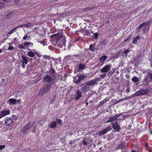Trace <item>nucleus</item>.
<instances>
[{
	"label": "nucleus",
	"instance_id": "obj_1",
	"mask_svg": "<svg viewBox=\"0 0 152 152\" xmlns=\"http://www.w3.org/2000/svg\"><path fill=\"white\" fill-rule=\"evenodd\" d=\"M98 79V78H95L94 79L88 82H87L81 84V86H83L81 88L82 91L85 93L88 91L90 89V87L95 84Z\"/></svg>",
	"mask_w": 152,
	"mask_h": 152
},
{
	"label": "nucleus",
	"instance_id": "obj_2",
	"mask_svg": "<svg viewBox=\"0 0 152 152\" xmlns=\"http://www.w3.org/2000/svg\"><path fill=\"white\" fill-rule=\"evenodd\" d=\"M52 37H55L56 40V42L57 43H59V41L61 39L62 40V44L65 45L66 42L65 37L62 35V33L61 32L60 33H58L52 36Z\"/></svg>",
	"mask_w": 152,
	"mask_h": 152
},
{
	"label": "nucleus",
	"instance_id": "obj_3",
	"mask_svg": "<svg viewBox=\"0 0 152 152\" xmlns=\"http://www.w3.org/2000/svg\"><path fill=\"white\" fill-rule=\"evenodd\" d=\"M35 125L36 123H32V124H28L24 126L21 130L23 132H27L28 130H30L31 128L33 130L32 131L33 132H34V130L36 128Z\"/></svg>",
	"mask_w": 152,
	"mask_h": 152
},
{
	"label": "nucleus",
	"instance_id": "obj_4",
	"mask_svg": "<svg viewBox=\"0 0 152 152\" xmlns=\"http://www.w3.org/2000/svg\"><path fill=\"white\" fill-rule=\"evenodd\" d=\"M51 86L50 85H46L44 86V88L41 89L39 91V94L40 96L47 93L50 91L51 89Z\"/></svg>",
	"mask_w": 152,
	"mask_h": 152
},
{
	"label": "nucleus",
	"instance_id": "obj_5",
	"mask_svg": "<svg viewBox=\"0 0 152 152\" xmlns=\"http://www.w3.org/2000/svg\"><path fill=\"white\" fill-rule=\"evenodd\" d=\"M148 90L146 89H141L136 92L135 95L136 96H139L141 95H145L147 94L148 92Z\"/></svg>",
	"mask_w": 152,
	"mask_h": 152
},
{
	"label": "nucleus",
	"instance_id": "obj_6",
	"mask_svg": "<svg viewBox=\"0 0 152 152\" xmlns=\"http://www.w3.org/2000/svg\"><path fill=\"white\" fill-rule=\"evenodd\" d=\"M151 81H152V73H149L147 76H145L144 81L148 84Z\"/></svg>",
	"mask_w": 152,
	"mask_h": 152
},
{
	"label": "nucleus",
	"instance_id": "obj_7",
	"mask_svg": "<svg viewBox=\"0 0 152 152\" xmlns=\"http://www.w3.org/2000/svg\"><path fill=\"white\" fill-rule=\"evenodd\" d=\"M10 111L8 110H2L0 112V119L10 114Z\"/></svg>",
	"mask_w": 152,
	"mask_h": 152
},
{
	"label": "nucleus",
	"instance_id": "obj_8",
	"mask_svg": "<svg viewBox=\"0 0 152 152\" xmlns=\"http://www.w3.org/2000/svg\"><path fill=\"white\" fill-rule=\"evenodd\" d=\"M112 124L113 129L116 131H118L120 129L121 127L118 124V121L112 122Z\"/></svg>",
	"mask_w": 152,
	"mask_h": 152
},
{
	"label": "nucleus",
	"instance_id": "obj_9",
	"mask_svg": "<svg viewBox=\"0 0 152 152\" xmlns=\"http://www.w3.org/2000/svg\"><path fill=\"white\" fill-rule=\"evenodd\" d=\"M28 50L30 51L29 52H28L27 54L28 56L29 57H34L35 55L37 54V53L35 50H31V49H28Z\"/></svg>",
	"mask_w": 152,
	"mask_h": 152
},
{
	"label": "nucleus",
	"instance_id": "obj_10",
	"mask_svg": "<svg viewBox=\"0 0 152 152\" xmlns=\"http://www.w3.org/2000/svg\"><path fill=\"white\" fill-rule=\"evenodd\" d=\"M111 68V65H107L101 69L100 70V71L103 73L109 71Z\"/></svg>",
	"mask_w": 152,
	"mask_h": 152
},
{
	"label": "nucleus",
	"instance_id": "obj_11",
	"mask_svg": "<svg viewBox=\"0 0 152 152\" xmlns=\"http://www.w3.org/2000/svg\"><path fill=\"white\" fill-rule=\"evenodd\" d=\"M5 124L7 126L11 125L13 121L12 118L8 117H6L4 119Z\"/></svg>",
	"mask_w": 152,
	"mask_h": 152
},
{
	"label": "nucleus",
	"instance_id": "obj_12",
	"mask_svg": "<svg viewBox=\"0 0 152 152\" xmlns=\"http://www.w3.org/2000/svg\"><path fill=\"white\" fill-rule=\"evenodd\" d=\"M111 129V128L110 126H107L105 129L98 132V134L99 136L103 135L110 130Z\"/></svg>",
	"mask_w": 152,
	"mask_h": 152
},
{
	"label": "nucleus",
	"instance_id": "obj_13",
	"mask_svg": "<svg viewBox=\"0 0 152 152\" xmlns=\"http://www.w3.org/2000/svg\"><path fill=\"white\" fill-rule=\"evenodd\" d=\"M10 0H0V9L4 7L7 2H10Z\"/></svg>",
	"mask_w": 152,
	"mask_h": 152
},
{
	"label": "nucleus",
	"instance_id": "obj_14",
	"mask_svg": "<svg viewBox=\"0 0 152 152\" xmlns=\"http://www.w3.org/2000/svg\"><path fill=\"white\" fill-rule=\"evenodd\" d=\"M7 103L10 105L15 104L17 103L16 99L13 98L10 99L8 100Z\"/></svg>",
	"mask_w": 152,
	"mask_h": 152
},
{
	"label": "nucleus",
	"instance_id": "obj_15",
	"mask_svg": "<svg viewBox=\"0 0 152 152\" xmlns=\"http://www.w3.org/2000/svg\"><path fill=\"white\" fill-rule=\"evenodd\" d=\"M75 99L77 100L80 98L82 96L81 92L79 90H77L75 94Z\"/></svg>",
	"mask_w": 152,
	"mask_h": 152
},
{
	"label": "nucleus",
	"instance_id": "obj_16",
	"mask_svg": "<svg viewBox=\"0 0 152 152\" xmlns=\"http://www.w3.org/2000/svg\"><path fill=\"white\" fill-rule=\"evenodd\" d=\"M52 80H53L48 75H47L43 78V81L44 83L46 82H49Z\"/></svg>",
	"mask_w": 152,
	"mask_h": 152
},
{
	"label": "nucleus",
	"instance_id": "obj_17",
	"mask_svg": "<svg viewBox=\"0 0 152 152\" xmlns=\"http://www.w3.org/2000/svg\"><path fill=\"white\" fill-rule=\"evenodd\" d=\"M81 81L79 76H77L74 77L73 78V82L76 83L78 84L80 83Z\"/></svg>",
	"mask_w": 152,
	"mask_h": 152
},
{
	"label": "nucleus",
	"instance_id": "obj_18",
	"mask_svg": "<svg viewBox=\"0 0 152 152\" xmlns=\"http://www.w3.org/2000/svg\"><path fill=\"white\" fill-rule=\"evenodd\" d=\"M21 58L22 60H21V62L22 63H24V64H27L28 63V60L27 57L24 56L22 55L21 56Z\"/></svg>",
	"mask_w": 152,
	"mask_h": 152
},
{
	"label": "nucleus",
	"instance_id": "obj_19",
	"mask_svg": "<svg viewBox=\"0 0 152 152\" xmlns=\"http://www.w3.org/2000/svg\"><path fill=\"white\" fill-rule=\"evenodd\" d=\"M120 115L121 114H118L116 115H115L114 116L112 117H110V118L111 120V121L112 122H113V121H114V120H116L117 118L118 117H119Z\"/></svg>",
	"mask_w": 152,
	"mask_h": 152
},
{
	"label": "nucleus",
	"instance_id": "obj_20",
	"mask_svg": "<svg viewBox=\"0 0 152 152\" xmlns=\"http://www.w3.org/2000/svg\"><path fill=\"white\" fill-rule=\"evenodd\" d=\"M24 45L25 48H26H26H28L30 46H32L33 44L31 42H26L24 43Z\"/></svg>",
	"mask_w": 152,
	"mask_h": 152
},
{
	"label": "nucleus",
	"instance_id": "obj_21",
	"mask_svg": "<svg viewBox=\"0 0 152 152\" xmlns=\"http://www.w3.org/2000/svg\"><path fill=\"white\" fill-rule=\"evenodd\" d=\"M85 65L83 64H80L79 65V68H78V70H80L83 69L85 68Z\"/></svg>",
	"mask_w": 152,
	"mask_h": 152
},
{
	"label": "nucleus",
	"instance_id": "obj_22",
	"mask_svg": "<svg viewBox=\"0 0 152 152\" xmlns=\"http://www.w3.org/2000/svg\"><path fill=\"white\" fill-rule=\"evenodd\" d=\"M83 144L84 145H86L89 143L88 142V140L87 138H85L83 140Z\"/></svg>",
	"mask_w": 152,
	"mask_h": 152
},
{
	"label": "nucleus",
	"instance_id": "obj_23",
	"mask_svg": "<svg viewBox=\"0 0 152 152\" xmlns=\"http://www.w3.org/2000/svg\"><path fill=\"white\" fill-rule=\"evenodd\" d=\"M140 39V37L139 36H137L136 37L134 38L132 41V43L133 44H136L138 40Z\"/></svg>",
	"mask_w": 152,
	"mask_h": 152
},
{
	"label": "nucleus",
	"instance_id": "obj_24",
	"mask_svg": "<svg viewBox=\"0 0 152 152\" xmlns=\"http://www.w3.org/2000/svg\"><path fill=\"white\" fill-rule=\"evenodd\" d=\"M34 25V23H27L24 24L25 27L28 28Z\"/></svg>",
	"mask_w": 152,
	"mask_h": 152
},
{
	"label": "nucleus",
	"instance_id": "obj_25",
	"mask_svg": "<svg viewBox=\"0 0 152 152\" xmlns=\"http://www.w3.org/2000/svg\"><path fill=\"white\" fill-rule=\"evenodd\" d=\"M56 126V122L55 121L52 122L50 126L51 128H55Z\"/></svg>",
	"mask_w": 152,
	"mask_h": 152
},
{
	"label": "nucleus",
	"instance_id": "obj_26",
	"mask_svg": "<svg viewBox=\"0 0 152 152\" xmlns=\"http://www.w3.org/2000/svg\"><path fill=\"white\" fill-rule=\"evenodd\" d=\"M107 58V57L105 56H103L100 57V60L101 62H104Z\"/></svg>",
	"mask_w": 152,
	"mask_h": 152
},
{
	"label": "nucleus",
	"instance_id": "obj_27",
	"mask_svg": "<svg viewBox=\"0 0 152 152\" xmlns=\"http://www.w3.org/2000/svg\"><path fill=\"white\" fill-rule=\"evenodd\" d=\"M80 80L81 81L85 79L86 78V76L83 75H81L79 76Z\"/></svg>",
	"mask_w": 152,
	"mask_h": 152
},
{
	"label": "nucleus",
	"instance_id": "obj_28",
	"mask_svg": "<svg viewBox=\"0 0 152 152\" xmlns=\"http://www.w3.org/2000/svg\"><path fill=\"white\" fill-rule=\"evenodd\" d=\"M124 148V145L123 143L119 145L118 147L117 148L118 149H123Z\"/></svg>",
	"mask_w": 152,
	"mask_h": 152
},
{
	"label": "nucleus",
	"instance_id": "obj_29",
	"mask_svg": "<svg viewBox=\"0 0 152 152\" xmlns=\"http://www.w3.org/2000/svg\"><path fill=\"white\" fill-rule=\"evenodd\" d=\"M18 47L19 48L21 49H25V46L24 45H23L21 44H19L18 46Z\"/></svg>",
	"mask_w": 152,
	"mask_h": 152
},
{
	"label": "nucleus",
	"instance_id": "obj_30",
	"mask_svg": "<svg viewBox=\"0 0 152 152\" xmlns=\"http://www.w3.org/2000/svg\"><path fill=\"white\" fill-rule=\"evenodd\" d=\"M132 80L134 82L137 83L138 81L139 80L138 77H135L132 78Z\"/></svg>",
	"mask_w": 152,
	"mask_h": 152
},
{
	"label": "nucleus",
	"instance_id": "obj_31",
	"mask_svg": "<svg viewBox=\"0 0 152 152\" xmlns=\"http://www.w3.org/2000/svg\"><path fill=\"white\" fill-rule=\"evenodd\" d=\"M90 48L92 51H94L95 50V47L93 45H91L90 46Z\"/></svg>",
	"mask_w": 152,
	"mask_h": 152
},
{
	"label": "nucleus",
	"instance_id": "obj_32",
	"mask_svg": "<svg viewBox=\"0 0 152 152\" xmlns=\"http://www.w3.org/2000/svg\"><path fill=\"white\" fill-rule=\"evenodd\" d=\"M144 25V23H142L140 24V25L137 27L136 28L137 30H138L141 28L142 27H143Z\"/></svg>",
	"mask_w": 152,
	"mask_h": 152
},
{
	"label": "nucleus",
	"instance_id": "obj_33",
	"mask_svg": "<svg viewBox=\"0 0 152 152\" xmlns=\"http://www.w3.org/2000/svg\"><path fill=\"white\" fill-rule=\"evenodd\" d=\"M94 39H96L98 38V36H99V34L97 33H96L94 34Z\"/></svg>",
	"mask_w": 152,
	"mask_h": 152
},
{
	"label": "nucleus",
	"instance_id": "obj_34",
	"mask_svg": "<svg viewBox=\"0 0 152 152\" xmlns=\"http://www.w3.org/2000/svg\"><path fill=\"white\" fill-rule=\"evenodd\" d=\"M16 28H14L11 31H9L8 33V34L9 35H10L12 34L14 32V30L16 29Z\"/></svg>",
	"mask_w": 152,
	"mask_h": 152
},
{
	"label": "nucleus",
	"instance_id": "obj_35",
	"mask_svg": "<svg viewBox=\"0 0 152 152\" xmlns=\"http://www.w3.org/2000/svg\"><path fill=\"white\" fill-rule=\"evenodd\" d=\"M56 121L60 124H61L62 123V122L61 119H56Z\"/></svg>",
	"mask_w": 152,
	"mask_h": 152
},
{
	"label": "nucleus",
	"instance_id": "obj_36",
	"mask_svg": "<svg viewBox=\"0 0 152 152\" xmlns=\"http://www.w3.org/2000/svg\"><path fill=\"white\" fill-rule=\"evenodd\" d=\"M85 34L87 35H88L90 34V33L88 31L86 30L85 32Z\"/></svg>",
	"mask_w": 152,
	"mask_h": 152
},
{
	"label": "nucleus",
	"instance_id": "obj_37",
	"mask_svg": "<svg viewBox=\"0 0 152 152\" xmlns=\"http://www.w3.org/2000/svg\"><path fill=\"white\" fill-rule=\"evenodd\" d=\"M13 49V46H11V45H10L9 48H8V50H12Z\"/></svg>",
	"mask_w": 152,
	"mask_h": 152
},
{
	"label": "nucleus",
	"instance_id": "obj_38",
	"mask_svg": "<svg viewBox=\"0 0 152 152\" xmlns=\"http://www.w3.org/2000/svg\"><path fill=\"white\" fill-rule=\"evenodd\" d=\"M5 147L4 145H1L0 146V151H1L2 149H4Z\"/></svg>",
	"mask_w": 152,
	"mask_h": 152
},
{
	"label": "nucleus",
	"instance_id": "obj_39",
	"mask_svg": "<svg viewBox=\"0 0 152 152\" xmlns=\"http://www.w3.org/2000/svg\"><path fill=\"white\" fill-rule=\"evenodd\" d=\"M12 118H13L14 119L16 120L17 119H18V117L15 115H12Z\"/></svg>",
	"mask_w": 152,
	"mask_h": 152
},
{
	"label": "nucleus",
	"instance_id": "obj_40",
	"mask_svg": "<svg viewBox=\"0 0 152 152\" xmlns=\"http://www.w3.org/2000/svg\"><path fill=\"white\" fill-rule=\"evenodd\" d=\"M129 50L128 49H127L124 51V53L126 54H126L129 52Z\"/></svg>",
	"mask_w": 152,
	"mask_h": 152
},
{
	"label": "nucleus",
	"instance_id": "obj_41",
	"mask_svg": "<svg viewBox=\"0 0 152 152\" xmlns=\"http://www.w3.org/2000/svg\"><path fill=\"white\" fill-rule=\"evenodd\" d=\"M105 75H106V74H102V75H100V77H102V78H104L105 77Z\"/></svg>",
	"mask_w": 152,
	"mask_h": 152
},
{
	"label": "nucleus",
	"instance_id": "obj_42",
	"mask_svg": "<svg viewBox=\"0 0 152 152\" xmlns=\"http://www.w3.org/2000/svg\"><path fill=\"white\" fill-rule=\"evenodd\" d=\"M50 72L52 73H54L55 71L53 69L51 68L50 70Z\"/></svg>",
	"mask_w": 152,
	"mask_h": 152
},
{
	"label": "nucleus",
	"instance_id": "obj_43",
	"mask_svg": "<svg viewBox=\"0 0 152 152\" xmlns=\"http://www.w3.org/2000/svg\"><path fill=\"white\" fill-rule=\"evenodd\" d=\"M26 64H24V63H22V67L23 68H24L25 66L26 65Z\"/></svg>",
	"mask_w": 152,
	"mask_h": 152
},
{
	"label": "nucleus",
	"instance_id": "obj_44",
	"mask_svg": "<svg viewBox=\"0 0 152 152\" xmlns=\"http://www.w3.org/2000/svg\"><path fill=\"white\" fill-rule=\"evenodd\" d=\"M28 37V36L27 35H25L24 36L23 38V39L24 40L26 39Z\"/></svg>",
	"mask_w": 152,
	"mask_h": 152
},
{
	"label": "nucleus",
	"instance_id": "obj_45",
	"mask_svg": "<svg viewBox=\"0 0 152 152\" xmlns=\"http://www.w3.org/2000/svg\"><path fill=\"white\" fill-rule=\"evenodd\" d=\"M112 122V121H111V120L110 119V118L109 117V119L106 121V122L108 123V122Z\"/></svg>",
	"mask_w": 152,
	"mask_h": 152
},
{
	"label": "nucleus",
	"instance_id": "obj_46",
	"mask_svg": "<svg viewBox=\"0 0 152 152\" xmlns=\"http://www.w3.org/2000/svg\"><path fill=\"white\" fill-rule=\"evenodd\" d=\"M39 123H40V125H41L44 123V122L42 121V120L40 121L39 122Z\"/></svg>",
	"mask_w": 152,
	"mask_h": 152
},
{
	"label": "nucleus",
	"instance_id": "obj_47",
	"mask_svg": "<svg viewBox=\"0 0 152 152\" xmlns=\"http://www.w3.org/2000/svg\"><path fill=\"white\" fill-rule=\"evenodd\" d=\"M20 0H14V2L16 4H17L19 1Z\"/></svg>",
	"mask_w": 152,
	"mask_h": 152
},
{
	"label": "nucleus",
	"instance_id": "obj_48",
	"mask_svg": "<svg viewBox=\"0 0 152 152\" xmlns=\"http://www.w3.org/2000/svg\"><path fill=\"white\" fill-rule=\"evenodd\" d=\"M48 48L49 49L52 50L53 49V47L51 46H50L48 47Z\"/></svg>",
	"mask_w": 152,
	"mask_h": 152
},
{
	"label": "nucleus",
	"instance_id": "obj_49",
	"mask_svg": "<svg viewBox=\"0 0 152 152\" xmlns=\"http://www.w3.org/2000/svg\"><path fill=\"white\" fill-rule=\"evenodd\" d=\"M20 100H21L20 99H19L18 100H16L17 102H18L19 103H20L21 102Z\"/></svg>",
	"mask_w": 152,
	"mask_h": 152
},
{
	"label": "nucleus",
	"instance_id": "obj_50",
	"mask_svg": "<svg viewBox=\"0 0 152 152\" xmlns=\"http://www.w3.org/2000/svg\"><path fill=\"white\" fill-rule=\"evenodd\" d=\"M23 26L25 27V26H24V24H22V25H20L17 28H18V27H22Z\"/></svg>",
	"mask_w": 152,
	"mask_h": 152
},
{
	"label": "nucleus",
	"instance_id": "obj_51",
	"mask_svg": "<svg viewBox=\"0 0 152 152\" xmlns=\"http://www.w3.org/2000/svg\"><path fill=\"white\" fill-rule=\"evenodd\" d=\"M149 145L148 144L147 142H146L145 143V146L146 147H148Z\"/></svg>",
	"mask_w": 152,
	"mask_h": 152
},
{
	"label": "nucleus",
	"instance_id": "obj_52",
	"mask_svg": "<svg viewBox=\"0 0 152 152\" xmlns=\"http://www.w3.org/2000/svg\"><path fill=\"white\" fill-rule=\"evenodd\" d=\"M91 9H92V8H87V9H86V10H87V11H88V10H91Z\"/></svg>",
	"mask_w": 152,
	"mask_h": 152
},
{
	"label": "nucleus",
	"instance_id": "obj_53",
	"mask_svg": "<svg viewBox=\"0 0 152 152\" xmlns=\"http://www.w3.org/2000/svg\"><path fill=\"white\" fill-rule=\"evenodd\" d=\"M42 44L43 45V46H45V42H44L43 43H42Z\"/></svg>",
	"mask_w": 152,
	"mask_h": 152
},
{
	"label": "nucleus",
	"instance_id": "obj_54",
	"mask_svg": "<svg viewBox=\"0 0 152 152\" xmlns=\"http://www.w3.org/2000/svg\"><path fill=\"white\" fill-rule=\"evenodd\" d=\"M17 40V39L16 38H15L14 39V40L13 41H14V42H15Z\"/></svg>",
	"mask_w": 152,
	"mask_h": 152
},
{
	"label": "nucleus",
	"instance_id": "obj_55",
	"mask_svg": "<svg viewBox=\"0 0 152 152\" xmlns=\"http://www.w3.org/2000/svg\"><path fill=\"white\" fill-rule=\"evenodd\" d=\"M69 144L71 145L72 144V142L71 141H70L69 142Z\"/></svg>",
	"mask_w": 152,
	"mask_h": 152
},
{
	"label": "nucleus",
	"instance_id": "obj_56",
	"mask_svg": "<svg viewBox=\"0 0 152 152\" xmlns=\"http://www.w3.org/2000/svg\"><path fill=\"white\" fill-rule=\"evenodd\" d=\"M131 152H137L135 150H132Z\"/></svg>",
	"mask_w": 152,
	"mask_h": 152
},
{
	"label": "nucleus",
	"instance_id": "obj_57",
	"mask_svg": "<svg viewBox=\"0 0 152 152\" xmlns=\"http://www.w3.org/2000/svg\"><path fill=\"white\" fill-rule=\"evenodd\" d=\"M121 101V100H119L117 102V103H118L119 102H120Z\"/></svg>",
	"mask_w": 152,
	"mask_h": 152
},
{
	"label": "nucleus",
	"instance_id": "obj_58",
	"mask_svg": "<svg viewBox=\"0 0 152 152\" xmlns=\"http://www.w3.org/2000/svg\"><path fill=\"white\" fill-rule=\"evenodd\" d=\"M2 52V50H1V49H0V53Z\"/></svg>",
	"mask_w": 152,
	"mask_h": 152
},
{
	"label": "nucleus",
	"instance_id": "obj_59",
	"mask_svg": "<svg viewBox=\"0 0 152 152\" xmlns=\"http://www.w3.org/2000/svg\"><path fill=\"white\" fill-rule=\"evenodd\" d=\"M101 26H103L104 25L103 23H101Z\"/></svg>",
	"mask_w": 152,
	"mask_h": 152
},
{
	"label": "nucleus",
	"instance_id": "obj_60",
	"mask_svg": "<svg viewBox=\"0 0 152 152\" xmlns=\"http://www.w3.org/2000/svg\"><path fill=\"white\" fill-rule=\"evenodd\" d=\"M2 108L1 107V106H0V110Z\"/></svg>",
	"mask_w": 152,
	"mask_h": 152
},
{
	"label": "nucleus",
	"instance_id": "obj_61",
	"mask_svg": "<svg viewBox=\"0 0 152 152\" xmlns=\"http://www.w3.org/2000/svg\"><path fill=\"white\" fill-rule=\"evenodd\" d=\"M127 41V39H126L125 40V42H126V41Z\"/></svg>",
	"mask_w": 152,
	"mask_h": 152
},
{
	"label": "nucleus",
	"instance_id": "obj_62",
	"mask_svg": "<svg viewBox=\"0 0 152 152\" xmlns=\"http://www.w3.org/2000/svg\"><path fill=\"white\" fill-rule=\"evenodd\" d=\"M39 42H40L41 44H42V42L39 41Z\"/></svg>",
	"mask_w": 152,
	"mask_h": 152
},
{
	"label": "nucleus",
	"instance_id": "obj_63",
	"mask_svg": "<svg viewBox=\"0 0 152 152\" xmlns=\"http://www.w3.org/2000/svg\"><path fill=\"white\" fill-rule=\"evenodd\" d=\"M86 104L87 105L88 104V102H87L86 103Z\"/></svg>",
	"mask_w": 152,
	"mask_h": 152
}]
</instances>
